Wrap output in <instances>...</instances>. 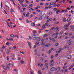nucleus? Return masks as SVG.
Instances as JSON below:
<instances>
[{"label": "nucleus", "mask_w": 74, "mask_h": 74, "mask_svg": "<svg viewBox=\"0 0 74 74\" xmlns=\"http://www.w3.org/2000/svg\"><path fill=\"white\" fill-rule=\"evenodd\" d=\"M72 35V33H71L69 34V36H71Z\"/></svg>", "instance_id": "8fccbe9b"}, {"label": "nucleus", "mask_w": 74, "mask_h": 74, "mask_svg": "<svg viewBox=\"0 0 74 74\" xmlns=\"http://www.w3.org/2000/svg\"><path fill=\"white\" fill-rule=\"evenodd\" d=\"M74 64H72V65L71 66H70L69 67V70H71V69H72V68H73V67H74Z\"/></svg>", "instance_id": "423d86ee"}, {"label": "nucleus", "mask_w": 74, "mask_h": 74, "mask_svg": "<svg viewBox=\"0 0 74 74\" xmlns=\"http://www.w3.org/2000/svg\"><path fill=\"white\" fill-rule=\"evenodd\" d=\"M24 5L25 7H27V4H26V3H25L24 4Z\"/></svg>", "instance_id": "e433bc0d"}, {"label": "nucleus", "mask_w": 74, "mask_h": 74, "mask_svg": "<svg viewBox=\"0 0 74 74\" xmlns=\"http://www.w3.org/2000/svg\"><path fill=\"white\" fill-rule=\"evenodd\" d=\"M7 25L10 28H11L12 27L10 26V24H9L8 23H7Z\"/></svg>", "instance_id": "6ab92c4d"}, {"label": "nucleus", "mask_w": 74, "mask_h": 74, "mask_svg": "<svg viewBox=\"0 0 74 74\" xmlns=\"http://www.w3.org/2000/svg\"><path fill=\"white\" fill-rule=\"evenodd\" d=\"M67 47V46H65L64 47V48H66Z\"/></svg>", "instance_id": "338daca9"}, {"label": "nucleus", "mask_w": 74, "mask_h": 74, "mask_svg": "<svg viewBox=\"0 0 74 74\" xmlns=\"http://www.w3.org/2000/svg\"><path fill=\"white\" fill-rule=\"evenodd\" d=\"M36 33V31H34L33 32V34L34 35V34H35V33Z\"/></svg>", "instance_id": "473e14b6"}, {"label": "nucleus", "mask_w": 74, "mask_h": 74, "mask_svg": "<svg viewBox=\"0 0 74 74\" xmlns=\"http://www.w3.org/2000/svg\"><path fill=\"white\" fill-rule=\"evenodd\" d=\"M45 46L46 47H50V44H47L45 45Z\"/></svg>", "instance_id": "9d476101"}, {"label": "nucleus", "mask_w": 74, "mask_h": 74, "mask_svg": "<svg viewBox=\"0 0 74 74\" xmlns=\"http://www.w3.org/2000/svg\"><path fill=\"white\" fill-rule=\"evenodd\" d=\"M29 6L30 7H31V8H32V6H33V4H31L29 5Z\"/></svg>", "instance_id": "c756f323"}, {"label": "nucleus", "mask_w": 74, "mask_h": 74, "mask_svg": "<svg viewBox=\"0 0 74 74\" xmlns=\"http://www.w3.org/2000/svg\"><path fill=\"white\" fill-rule=\"evenodd\" d=\"M14 71L17 72V71H18V70L17 69H14Z\"/></svg>", "instance_id": "2f4dec72"}, {"label": "nucleus", "mask_w": 74, "mask_h": 74, "mask_svg": "<svg viewBox=\"0 0 74 74\" xmlns=\"http://www.w3.org/2000/svg\"><path fill=\"white\" fill-rule=\"evenodd\" d=\"M53 58V56H51V59H52Z\"/></svg>", "instance_id": "774afa93"}, {"label": "nucleus", "mask_w": 74, "mask_h": 74, "mask_svg": "<svg viewBox=\"0 0 74 74\" xmlns=\"http://www.w3.org/2000/svg\"><path fill=\"white\" fill-rule=\"evenodd\" d=\"M73 42V40H71L67 41L68 44H70V43H71Z\"/></svg>", "instance_id": "0eeeda50"}, {"label": "nucleus", "mask_w": 74, "mask_h": 74, "mask_svg": "<svg viewBox=\"0 0 74 74\" xmlns=\"http://www.w3.org/2000/svg\"><path fill=\"white\" fill-rule=\"evenodd\" d=\"M32 39L34 40H36V36H35L34 35L32 37Z\"/></svg>", "instance_id": "39448f33"}, {"label": "nucleus", "mask_w": 74, "mask_h": 74, "mask_svg": "<svg viewBox=\"0 0 74 74\" xmlns=\"http://www.w3.org/2000/svg\"><path fill=\"white\" fill-rule=\"evenodd\" d=\"M69 26V25H68V24L67 25H65L64 26H63V27H68V26Z\"/></svg>", "instance_id": "ddd939ff"}, {"label": "nucleus", "mask_w": 74, "mask_h": 74, "mask_svg": "<svg viewBox=\"0 0 74 74\" xmlns=\"http://www.w3.org/2000/svg\"><path fill=\"white\" fill-rule=\"evenodd\" d=\"M6 68H7V69H10V66H6Z\"/></svg>", "instance_id": "72a5a7b5"}, {"label": "nucleus", "mask_w": 74, "mask_h": 74, "mask_svg": "<svg viewBox=\"0 0 74 74\" xmlns=\"http://www.w3.org/2000/svg\"><path fill=\"white\" fill-rule=\"evenodd\" d=\"M52 12H50L49 13V14L50 15H52Z\"/></svg>", "instance_id": "58836bf2"}, {"label": "nucleus", "mask_w": 74, "mask_h": 74, "mask_svg": "<svg viewBox=\"0 0 74 74\" xmlns=\"http://www.w3.org/2000/svg\"><path fill=\"white\" fill-rule=\"evenodd\" d=\"M31 25L32 26H35V24H34V23H32L31 24Z\"/></svg>", "instance_id": "f8f14e48"}, {"label": "nucleus", "mask_w": 74, "mask_h": 74, "mask_svg": "<svg viewBox=\"0 0 74 74\" xmlns=\"http://www.w3.org/2000/svg\"><path fill=\"white\" fill-rule=\"evenodd\" d=\"M42 17V19H44L45 18V15L43 14V15L41 16Z\"/></svg>", "instance_id": "4468645a"}, {"label": "nucleus", "mask_w": 74, "mask_h": 74, "mask_svg": "<svg viewBox=\"0 0 74 74\" xmlns=\"http://www.w3.org/2000/svg\"><path fill=\"white\" fill-rule=\"evenodd\" d=\"M41 38L40 37H37L36 38V41H40Z\"/></svg>", "instance_id": "f03ea898"}, {"label": "nucleus", "mask_w": 74, "mask_h": 74, "mask_svg": "<svg viewBox=\"0 0 74 74\" xmlns=\"http://www.w3.org/2000/svg\"><path fill=\"white\" fill-rule=\"evenodd\" d=\"M59 45V43H56L55 44V46L56 47L57 46H58Z\"/></svg>", "instance_id": "393cba45"}, {"label": "nucleus", "mask_w": 74, "mask_h": 74, "mask_svg": "<svg viewBox=\"0 0 74 74\" xmlns=\"http://www.w3.org/2000/svg\"><path fill=\"white\" fill-rule=\"evenodd\" d=\"M2 5H3V2H1V8H2L3 7V6H2Z\"/></svg>", "instance_id": "b1692460"}, {"label": "nucleus", "mask_w": 74, "mask_h": 74, "mask_svg": "<svg viewBox=\"0 0 74 74\" xmlns=\"http://www.w3.org/2000/svg\"><path fill=\"white\" fill-rule=\"evenodd\" d=\"M54 70H55V71H56V70H57V69L55 68V67H52L50 69V71L52 72H53Z\"/></svg>", "instance_id": "f257e3e1"}, {"label": "nucleus", "mask_w": 74, "mask_h": 74, "mask_svg": "<svg viewBox=\"0 0 74 74\" xmlns=\"http://www.w3.org/2000/svg\"><path fill=\"white\" fill-rule=\"evenodd\" d=\"M48 4H49V3H46L45 4V5H46V6H47V5H48Z\"/></svg>", "instance_id": "a19ab883"}, {"label": "nucleus", "mask_w": 74, "mask_h": 74, "mask_svg": "<svg viewBox=\"0 0 74 74\" xmlns=\"http://www.w3.org/2000/svg\"><path fill=\"white\" fill-rule=\"evenodd\" d=\"M11 10L12 11V12H15V11H14V10L12 9H11Z\"/></svg>", "instance_id": "6e6d98bb"}, {"label": "nucleus", "mask_w": 74, "mask_h": 74, "mask_svg": "<svg viewBox=\"0 0 74 74\" xmlns=\"http://www.w3.org/2000/svg\"><path fill=\"white\" fill-rule=\"evenodd\" d=\"M47 34H45L44 36V37H47Z\"/></svg>", "instance_id": "e2e57ef3"}, {"label": "nucleus", "mask_w": 74, "mask_h": 74, "mask_svg": "<svg viewBox=\"0 0 74 74\" xmlns=\"http://www.w3.org/2000/svg\"><path fill=\"white\" fill-rule=\"evenodd\" d=\"M54 29H55V27H52V28H51V29H50V31H52V30H53Z\"/></svg>", "instance_id": "c85d7f7f"}, {"label": "nucleus", "mask_w": 74, "mask_h": 74, "mask_svg": "<svg viewBox=\"0 0 74 74\" xmlns=\"http://www.w3.org/2000/svg\"><path fill=\"white\" fill-rule=\"evenodd\" d=\"M45 66H47L48 65V63H46L45 64Z\"/></svg>", "instance_id": "a18cd8bd"}, {"label": "nucleus", "mask_w": 74, "mask_h": 74, "mask_svg": "<svg viewBox=\"0 0 74 74\" xmlns=\"http://www.w3.org/2000/svg\"><path fill=\"white\" fill-rule=\"evenodd\" d=\"M58 56V54H56L55 56V57H57Z\"/></svg>", "instance_id": "0e129e2a"}, {"label": "nucleus", "mask_w": 74, "mask_h": 74, "mask_svg": "<svg viewBox=\"0 0 74 74\" xmlns=\"http://www.w3.org/2000/svg\"><path fill=\"white\" fill-rule=\"evenodd\" d=\"M63 49L62 48H60L58 51V53H60V52H61L62 51H63Z\"/></svg>", "instance_id": "20e7f679"}, {"label": "nucleus", "mask_w": 74, "mask_h": 74, "mask_svg": "<svg viewBox=\"0 0 74 74\" xmlns=\"http://www.w3.org/2000/svg\"><path fill=\"white\" fill-rule=\"evenodd\" d=\"M29 37L30 39V40H32V37H31V36H29Z\"/></svg>", "instance_id": "c03bdc74"}, {"label": "nucleus", "mask_w": 74, "mask_h": 74, "mask_svg": "<svg viewBox=\"0 0 74 74\" xmlns=\"http://www.w3.org/2000/svg\"><path fill=\"white\" fill-rule=\"evenodd\" d=\"M70 20H71V18H70V17H69L68 18L67 21L68 22H69L70 21Z\"/></svg>", "instance_id": "9b49d317"}, {"label": "nucleus", "mask_w": 74, "mask_h": 74, "mask_svg": "<svg viewBox=\"0 0 74 74\" xmlns=\"http://www.w3.org/2000/svg\"><path fill=\"white\" fill-rule=\"evenodd\" d=\"M53 2H51L50 3V5H53Z\"/></svg>", "instance_id": "79ce46f5"}, {"label": "nucleus", "mask_w": 74, "mask_h": 74, "mask_svg": "<svg viewBox=\"0 0 74 74\" xmlns=\"http://www.w3.org/2000/svg\"><path fill=\"white\" fill-rule=\"evenodd\" d=\"M52 66H53V64H51L50 65V67H52Z\"/></svg>", "instance_id": "680f3d73"}, {"label": "nucleus", "mask_w": 74, "mask_h": 74, "mask_svg": "<svg viewBox=\"0 0 74 74\" xmlns=\"http://www.w3.org/2000/svg\"><path fill=\"white\" fill-rule=\"evenodd\" d=\"M63 32L62 31L60 32L59 34L60 35H62V34H63Z\"/></svg>", "instance_id": "412c9836"}, {"label": "nucleus", "mask_w": 74, "mask_h": 74, "mask_svg": "<svg viewBox=\"0 0 74 74\" xmlns=\"http://www.w3.org/2000/svg\"><path fill=\"white\" fill-rule=\"evenodd\" d=\"M44 42H42L41 44V45H44Z\"/></svg>", "instance_id": "7c9ffc66"}, {"label": "nucleus", "mask_w": 74, "mask_h": 74, "mask_svg": "<svg viewBox=\"0 0 74 74\" xmlns=\"http://www.w3.org/2000/svg\"><path fill=\"white\" fill-rule=\"evenodd\" d=\"M53 60H52L51 61H50V64H51V63H52V62H53Z\"/></svg>", "instance_id": "a211bd4d"}, {"label": "nucleus", "mask_w": 74, "mask_h": 74, "mask_svg": "<svg viewBox=\"0 0 74 74\" xmlns=\"http://www.w3.org/2000/svg\"><path fill=\"white\" fill-rule=\"evenodd\" d=\"M34 36H38V33H37V32H36L35 34H34Z\"/></svg>", "instance_id": "2eb2a0df"}, {"label": "nucleus", "mask_w": 74, "mask_h": 74, "mask_svg": "<svg viewBox=\"0 0 74 74\" xmlns=\"http://www.w3.org/2000/svg\"><path fill=\"white\" fill-rule=\"evenodd\" d=\"M26 23H30V22L29 21V20H28L27 19L26 21Z\"/></svg>", "instance_id": "4be33fe9"}, {"label": "nucleus", "mask_w": 74, "mask_h": 74, "mask_svg": "<svg viewBox=\"0 0 74 74\" xmlns=\"http://www.w3.org/2000/svg\"><path fill=\"white\" fill-rule=\"evenodd\" d=\"M74 26H73V27H72L71 28V30H72V32H74Z\"/></svg>", "instance_id": "1a4fd4ad"}, {"label": "nucleus", "mask_w": 74, "mask_h": 74, "mask_svg": "<svg viewBox=\"0 0 74 74\" xmlns=\"http://www.w3.org/2000/svg\"><path fill=\"white\" fill-rule=\"evenodd\" d=\"M53 10L54 11H57V9L56 8H54Z\"/></svg>", "instance_id": "a878e982"}, {"label": "nucleus", "mask_w": 74, "mask_h": 74, "mask_svg": "<svg viewBox=\"0 0 74 74\" xmlns=\"http://www.w3.org/2000/svg\"><path fill=\"white\" fill-rule=\"evenodd\" d=\"M60 67H58V70H60Z\"/></svg>", "instance_id": "09e8293b"}, {"label": "nucleus", "mask_w": 74, "mask_h": 74, "mask_svg": "<svg viewBox=\"0 0 74 74\" xmlns=\"http://www.w3.org/2000/svg\"><path fill=\"white\" fill-rule=\"evenodd\" d=\"M56 18H54L53 20V21H56Z\"/></svg>", "instance_id": "bf43d9fd"}, {"label": "nucleus", "mask_w": 74, "mask_h": 74, "mask_svg": "<svg viewBox=\"0 0 74 74\" xmlns=\"http://www.w3.org/2000/svg\"><path fill=\"white\" fill-rule=\"evenodd\" d=\"M40 44V42H36L35 43V45H38V44Z\"/></svg>", "instance_id": "5701e85b"}, {"label": "nucleus", "mask_w": 74, "mask_h": 74, "mask_svg": "<svg viewBox=\"0 0 74 74\" xmlns=\"http://www.w3.org/2000/svg\"><path fill=\"white\" fill-rule=\"evenodd\" d=\"M3 68L4 69H5V70H7V68H6V67H4V68Z\"/></svg>", "instance_id": "3c124183"}, {"label": "nucleus", "mask_w": 74, "mask_h": 74, "mask_svg": "<svg viewBox=\"0 0 74 74\" xmlns=\"http://www.w3.org/2000/svg\"><path fill=\"white\" fill-rule=\"evenodd\" d=\"M6 45H8V42H7L6 44Z\"/></svg>", "instance_id": "4d7b16f0"}, {"label": "nucleus", "mask_w": 74, "mask_h": 74, "mask_svg": "<svg viewBox=\"0 0 74 74\" xmlns=\"http://www.w3.org/2000/svg\"><path fill=\"white\" fill-rule=\"evenodd\" d=\"M57 6V4H54L53 5V6L54 7H56Z\"/></svg>", "instance_id": "f3484780"}, {"label": "nucleus", "mask_w": 74, "mask_h": 74, "mask_svg": "<svg viewBox=\"0 0 74 74\" xmlns=\"http://www.w3.org/2000/svg\"><path fill=\"white\" fill-rule=\"evenodd\" d=\"M66 58L68 59H70L71 58V56L70 55H68L67 56Z\"/></svg>", "instance_id": "7ed1b4c3"}, {"label": "nucleus", "mask_w": 74, "mask_h": 74, "mask_svg": "<svg viewBox=\"0 0 74 74\" xmlns=\"http://www.w3.org/2000/svg\"><path fill=\"white\" fill-rule=\"evenodd\" d=\"M52 20V18H50L49 19V21H51Z\"/></svg>", "instance_id": "5fc2aeb1"}, {"label": "nucleus", "mask_w": 74, "mask_h": 74, "mask_svg": "<svg viewBox=\"0 0 74 74\" xmlns=\"http://www.w3.org/2000/svg\"><path fill=\"white\" fill-rule=\"evenodd\" d=\"M59 27L58 26L56 28V30H58V29H59Z\"/></svg>", "instance_id": "49530a36"}, {"label": "nucleus", "mask_w": 74, "mask_h": 74, "mask_svg": "<svg viewBox=\"0 0 74 74\" xmlns=\"http://www.w3.org/2000/svg\"><path fill=\"white\" fill-rule=\"evenodd\" d=\"M25 1H26V3H27V4H29V2H28L27 0H26Z\"/></svg>", "instance_id": "ea45409f"}, {"label": "nucleus", "mask_w": 74, "mask_h": 74, "mask_svg": "<svg viewBox=\"0 0 74 74\" xmlns=\"http://www.w3.org/2000/svg\"><path fill=\"white\" fill-rule=\"evenodd\" d=\"M42 19V16H40V17H39V20H41Z\"/></svg>", "instance_id": "cd10ccee"}, {"label": "nucleus", "mask_w": 74, "mask_h": 74, "mask_svg": "<svg viewBox=\"0 0 74 74\" xmlns=\"http://www.w3.org/2000/svg\"><path fill=\"white\" fill-rule=\"evenodd\" d=\"M14 49H16V46H14L13 47Z\"/></svg>", "instance_id": "c9c22d12"}, {"label": "nucleus", "mask_w": 74, "mask_h": 74, "mask_svg": "<svg viewBox=\"0 0 74 74\" xmlns=\"http://www.w3.org/2000/svg\"><path fill=\"white\" fill-rule=\"evenodd\" d=\"M42 28L43 29H45V25H44L42 26Z\"/></svg>", "instance_id": "bb28decb"}, {"label": "nucleus", "mask_w": 74, "mask_h": 74, "mask_svg": "<svg viewBox=\"0 0 74 74\" xmlns=\"http://www.w3.org/2000/svg\"><path fill=\"white\" fill-rule=\"evenodd\" d=\"M18 59L17 60H21V58H20V57H18Z\"/></svg>", "instance_id": "603ef678"}, {"label": "nucleus", "mask_w": 74, "mask_h": 74, "mask_svg": "<svg viewBox=\"0 0 74 74\" xmlns=\"http://www.w3.org/2000/svg\"><path fill=\"white\" fill-rule=\"evenodd\" d=\"M44 40H45L44 39H42V40H41L42 42H43V41H44Z\"/></svg>", "instance_id": "13d9d810"}, {"label": "nucleus", "mask_w": 74, "mask_h": 74, "mask_svg": "<svg viewBox=\"0 0 74 74\" xmlns=\"http://www.w3.org/2000/svg\"><path fill=\"white\" fill-rule=\"evenodd\" d=\"M72 71L73 72H74V68H73V69H72Z\"/></svg>", "instance_id": "052dcab7"}, {"label": "nucleus", "mask_w": 74, "mask_h": 74, "mask_svg": "<svg viewBox=\"0 0 74 74\" xmlns=\"http://www.w3.org/2000/svg\"><path fill=\"white\" fill-rule=\"evenodd\" d=\"M9 40H10V41H12L13 40V39L12 38H10L9 39Z\"/></svg>", "instance_id": "4c0bfd02"}, {"label": "nucleus", "mask_w": 74, "mask_h": 74, "mask_svg": "<svg viewBox=\"0 0 74 74\" xmlns=\"http://www.w3.org/2000/svg\"><path fill=\"white\" fill-rule=\"evenodd\" d=\"M41 64V63H39L38 64V66H40V64Z\"/></svg>", "instance_id": "864d4df0"}, {"label": "nucleus", "mask_w": 74, "mask_h": 74, "mask_svg": "<svg viewBox=\"0 0 74 74\" xmlns=\"http://www.w3.org/2000/svg\"><path fill=\"white\" fill-rule=\"evenodd\" d=\"M10 36H11L12 37V38H15V36H14V35L11 34V35H10Z\"/></svg>", "instance_id": "aec40b11"}, {"label": "nucleus", "mask_w": 74, "mask_h": 74, "mask_svg": "<svg viewBox=\"0 0 74 74\" xmlns=\"http://www.w3.org/2000/svg\"><path fill=\"white\" fill-rule=\"evenodd\" d=\"M38 73L39 74H42V73H41V72H40V70L38 71Z\"/></svg>", "instance_id": "f704fd0d"}, {"label": "nucleus", "mask_w": 74, "mask_h": 74, "mask_svg": "<svg viewBox=\"0 0 74 74\" xmlns=\"http://www.w3.org/2000/svg\"><path fill=\"white\" fill-rule=\"evenodd\" d=\"M27 43L28 44L29 48H31V44L30 43V42H28Z\"/></svg>", "instance_id": "6e6552de"}, {"label": "nucleus", "mask_w": 74, "mask_h": 74, "mask_svg": "<svg viewBox=\"0 0 74 74\" xmlns=\"http://www.w3.org/2000/svg\"><path fill=\"white\" fill-rule=\"evenodd\" d=\"M23 11H24V10H26V8H23Z\"/></svg>", "instance_id": "69168bd1"}, {"label": "nucleus", "mask_w": 74, "mask_h": 74, "mask_svg": "<svg viewBox=\"0 0 74 74\" xmlns=\"http://www.w3.org/2000/svg\"><path fill=\"white\" fill-rule=\"evenodd\" d=\"M49 8H52V6L51 5H49Z\"/></svg>", "instance_id": "37998d69"}, {"label": "nucleus", "mask_w": 74, "mask_h": 74, "mask_svg": "<svg viewBox=\"0 0 74 74\" xmlns=\"http://www.w3.org/2000/svg\"><path fill=\"white\" fill-rule=\"evenodd\" d=\"M21 64H25V62L22 60L21 61Z\"/></svg>", "instance_id": "dca6fc26"}, {"label": "nucleus", "mask_w": 74, "mask_h": 74, "mask_svg": "<svg viewBox=\"0 0 74 74\" xmlns=\"http://www.w3.org/2000/svg\"><path fill=\"white\" fill-rule=\"evenodd\" d=\"M15 36L17 38H18L19 37H18V36L17 35H15Z\"/></svg>", "instance_id": "de8ad7c7"}]
</instances>
